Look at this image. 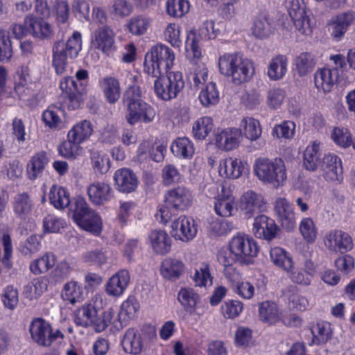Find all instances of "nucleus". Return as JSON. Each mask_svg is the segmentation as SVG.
I'll list each match as a JSON object with an SVG mask.
<instances>
[{
  "label": "nucleus",
  "mask_w": 355,
  "mask_h": 355,
  "mask_svg": "<svg viewBox=\"0 0 355 355\" xmlns=\"http://www.w3.org/2000/svg\"><path fill=\"white\" fill-rule=\"evenodd\" d=\"M148 242L157 254H165L171 250V239L164 230H152L148 235Z\"/></svg>",
  "instance_id": "7c9ffc66"
},
{
  "label": "nucleus",
  "mask_w": 355,
  "mask_h": 355,
  "mask_svg": "<svg viewBox=\"0 0 355 355\" xmlns=\"http://www.w3.org/2000/svg\"><path fill=\"white\" fill-rule=\"evenodd\" d=\"M224 275L228 280L233 292L244 300H251L255 295L257 287L249 280L242 279L241 275L234 267H227Z\"/></svg>",
  "instance_id": "f8f14e48"
},
{
  "label": "nucleus",
  "mask_w": 355,
  "mask_h": 355,
  "mask_svg": "<svg viewBox=\"0 0 355 355\" xmlns=\"http://www.w3.org/2000/svg\"><path fill=\"white\" fill-rule=\"evenodd\" d=\"M82 48L81 35L74 32L66 42L58 41L52 47L53 67L57 73H62L67 66L78 55Z\"/></svg>",
  "instance_id": "20e7f679"
},
{
  "label": "nucleus",
  "mask_w": 355,
  "mask_h": 355,
  "mask_svg": "<svg viewBox=\"0 0 355 355\" xmlns=\"http://www.w3.org/2000/svg\"><path fill=\"white\" fill-rule=\"evenodd\" d=\"M94 304L88 303L78 309L75 313L74 322L77 325L87 327L92 324L93 320L96 316V311L105 304L102 295L97 294L94 298Z\"/></svg>",
  "instance_id": "6ab92c4d"
},
{
  "label": "nucleus",
  "mask_w": 355,
  "mask_h": 355,
  "mask_svg": "<svg viewBox=\"0 0 355 355\" xmlns=\"http://www.w3.org/2000/svg\"><path fill=\"white\" fill-rule=\"evenodd\" d=\"M214 121L210 116H201L194 121L192 134L197 140H204L213 130Z\"/></svg>",
  "instance_id": "de8ad7c7"
},
{
  "label": "nucleus",
  "mask_w": 355,
  "mask_h": 355,
  "mask_svg": "<svg viewBox=\"0 0 355 355\" xmlns=\"http://www.w3.org/2000/svg\"><path fill=\"white\" fill-rule=\"evenodd\" d=\"M332 141L340 148L347 149L352 147L354 138L350 130L344 127H335L331 132Z\"/></svg>",
  "instance_id": "603ef678"
},
{
  "label": "nucleus",
  "mask_w": 355,
  "mask_h": 355,
  "mask_svg": "<svg viewBox=\"0 0 355 355\" xmlns=\"http://www.w3.org/2000/svg\"><path fill=\"white\" fill-rule=\"evenodd\" d=\"M269 259L277 268L286 272L295 266L292 254L283 248L275 246L269 251Z\"/></svg>",
  "instance_id": "bb28decb"
},
{
  "label": "nucleus",
  "mask_w": 355,
  "mask_h": 355,
  "mask_svg": "<svg viewBox=\"0 0 355 355\" xmlns=\"http://www.w3.org/2000/svg\"><path fill=\"white\" fill-rule=\"evenodd\" d=\"M191 87L196 89H214L216 83L208 77L207 69L202 67L191 73L188 77Z\"/></svg>",
  "instance_id": "37998d69"
},
{
  "label": "nucleus",
  "mask_w": 355,
  "mask_h": 355,
  "mask_svg": "<svg viewBox=\"0 0 355 355\" xmlns=\"http://www.w3.org/2000/svg\"><path fill=\"white\" fill-rule=\"evenodd\" d=\"M184 268V266L182 261L173 259H166L162 263L160 272L166 279H176L183 272Z\"/></svg>",
  "instance_id": "8fccbe9b"
},
{
  "label": "nucleus",
  "mask_w": 355,
  "mask_h": 355,
  "mask_svg": "<svg viewBox=\"0 0 355 355\" xmlns=\"http://www.w3.org/2000/svg\"><path fill=\"white\" fill-rule=\"evenodd\" d=\"M241 132V137L250 141L257 140L261 135L262 128L259 121L252 116H243L238 128Z\"/></svg>",
  "instance_id": "2f4dec72"
},
{
  "label": "nucleus",
  "mask_w": 355,
  "mask_h": 355,
  "mask_svg": "<svg viewBox=\"0 0 355 355\" xmlns=\"http://www.w3.org/2000/svg\"><path fill=\"white\" fill-rule=\"evenodd\" d=\"M257 242L250 235L237 233L228 243L227 249H221L218 254V260L226 268L238 262L248 264L259 253Z\"/></svg>",
  "instance_id": "f257e3e1"
},
{
  "label": "nucleus",
  "mask_w": 355,
  "mask_h": 355,
  "mask_svg": "<svg viewBox=\"0 0 355 355\" xmlns=\"http://www.w3.org/2000/svg\"><path fill=\"white\" fill-rule=\"evenodd\" d=\"M252 32L256 37L261 39L270 35L272 32V24L267 13L261 12L255 17Z\"/></svg>",
  "instance_id": "79ce46f5"
},
{
  "label": "nucleus",
  "mask_w": 355,
  "mask_h": 355,
  "mask_svg": "<svg viewBox=\"0 0 355 355\" xmlns=\"http://www.w3.org/2000/svg\"><path fill=\"white\" fill-rule=\"evenodd\" d=\"M200 300V295L190 287L181 288L178 293V302L183 309L190 314L195 313Z\"/></svg>",
  "instance_id": "c9c22d12"
},
{
  "label": "nucleus",
  "mask_w": 355,
  "mask_h": 355,
  "mask_svg": "<svg viewBox=\"0 0 355 355\" xmlns=\"http://www.w3.org/2000/svg\"><path fill=\"white\" fill-rule=\"evenodd\" d=\"M249 170L250 166L247 162L232 157L221 159L218 168L220 177L231 180L240 178Z\"/></svg>",
  "instance_id": "a211bd4d"
},
{
  "label": "nucleus",
  "mask_w": 355,
  "mask_h": 355,
  "mask_svg": "<svg viewBox=\"0 0 355 355\" xmlns=\"http://www.w3.org/2000/svg\"><path fill=\"white\" fill-rule=\"evenodd\" d=\"M166 6L167 14L175 18L182 17L189 10V3L186 0H167Z\"/></svg>",
  "instance_id": "0e129e2a"
},
{
  "label": "nucleus",
  "mask_w": 355,
  "mask_h": 355,
  "mask_svg": "<svg viewBox=\"0 0 355 355\" xmlns=\"http://www.w3.org/2000/svg\"><path fill=\"white\" fill-rule=\"evenodd\" d=\"M87 193L90 201L97 205L108 202L113 193L110 184L101 181L91 183L87 188Z\"/></svg>",
  "instance_id": "a878e982"
},
{
  "label": "nucleus",
  "mask_w": 355,
  "mask_h": 355,
  "mask_svg": "<svg viewBox=\"0 0 355 355\" xmlns=\"http://www.w3.org/2000/svg\"><path fill=\"white\" fill-rule=\"evenodd\" d=\"M1 300L5 308L13 311L19 302L17 289L12 286H6L2 291Z\"/></svg>",
  "instance_id": "69168bd1"
},
{
  "label": "nucleus",
  "mask_w": 355,
  "mask_h": 355,
  "mask_svg": "<svg viewBox=\"0 0 355 355\" xmlns=\"http://www.w3.org/2000/svg\"><path fill=\"white\" fill-rule=\"evenodd\" d=\"M49 198L51 204L57 209L67 207L71 202L68 191L58 185H53L49 191Z\"/></svg>",
  "instance_id": "c03bdc74"
},
{
  "label": "nucleus",
  "mask_w": 355,
  "mask_h": 355,
  "mask_svg": "<svg viewBox=\"0 0 355 355\" xmlns=\"http://www.w3.org/2000/svg\"><path fill=\"white\" fill-rule=\"evenodd\" d=\"M150 24V19L144 15H135L130 19L127 26L129 31L135 35H141L146 33Z\"/></svg>",
  "instance_id": "680f3d73"
},
{
  "label": "nucleus",
  "mask_w": 355,
  "mask_h": 355,
  "mask_svg": "<svg viewBox=\"0 0 355 355\" xmlns=\"http://www.w3.org/2000/svg\"><path fill=\"white\" fill-rule=\"evenodd\" d=\"M253 172L261 183L276 189L284 186L287 180L286 166L281 158L259 157L254 160Z\"/></svg>",
  "instance_id": "f03ea898"
},
{
  "label": "nucleus",
  "mask_w": 355,
  "mask_h": 355,
  "mask_svg": "<svg viewBox=\"0 0 355 355\" xmlns=\"http://www.w3.org/2000/svg\"><path fill=\"white\" fill-rule=\"evenodd\" d=\"M321 171L322 177L328 182L339 184L343 180L342 159L336 154L328 153L323 157Z\"/></svg>",
  "instance_id": "4468645a"
},
{
  "label": "nucleus",
  "mask_w": 355,
  "mask_h": 355,
  "mask_svg": "<svg viewBox=\"0 0 355 355\" xmlns=\"http://www.w3.org/2000/svg\"><path fill=\"white\" fill-rule=\"evenodd\" d=\"M197 233L198 224L191 217L182 215L171 224V234L175 240L188 243L196 236Z\"/></svg>",
  "instance_id": "ddd939ff"
},
{
  "label": "nucleus",
  "mask_w": 355,
  "mask_h": 355,
  "mask_svg": "<svg viewBox=\"0 0 355 355\" xmlns=\"http://www.w3.org/2000/svg\"><path fill=\"white\" fill-rule=\"evenodd\" d=\"M157 78L154 81L155 89H183L184 82L182 79V75L180 72L171 73L168 76H154Z\"/></svg>",
  "instance_id": "a18cd8bd"
},
{
  "label": "nucleus",
  "mask_w": 355,
  "mask_h": 355,
  "mask_svg": "<svg viewBox=\"0 0 355 355\" xmlns=\"http://www.w3.org/2000/svg\"><path fill=\"white\" fill-rule=\"evenodd\" d=\"M299 231L303 239L309 243H313L318 238V227L310 217L303 218L300 220Z\"/></svg>",
  "instance_id": "3c124183"
},
{
  "label": "nucleus",
  "mask_w": 355,
  "mask_h": 355,
  "mask_svg": "<svg viewBox=\"0 0 355 355\" xmlns=\"http://www.w3.org/2000/svg\"><path fill=\"white\" fill-rule=\"evenodd\" d=\"M321 143L317 140L311 141L306 147L303 155V165L310 171H315L319 166Z\"/></svg>",
  "instance_id": "72a5a7b5"
},
{
  "label": "nucleus",
  "mask_w": 355,
  "mask_h": 355,
  "mask_svg": "<svg viewBox=\"0 0 355 355\" xmlns=\"http://www.w3.org/2000/svg\"><path fill=\"white\" fill-rule=\"evenodd\" d=\"M275 211L278 221L287 230L294 229L296 225L295 212L293 205L288 199L279 197L275 202Z\"/></svg>",
  "instance_id": "aec40b11"
},
{
  "label": "nucleus",
  "mask_w": 355,
  "mask_h": 355,
  "mask_svg": "<svg viewBox=\"0 0 355 355\" xmlns=\"http://www.w3.org/2000/svg\"><path fill=\"white\" fill-rule=\"evenodd\" d=\"M48 162L49 159L44 152L38 153L33 155L26 166L28 178L33 181L40 178Z\"/></svg>",
  "instance_id": "58836bf2"
},
{
  "label": "nucleus",
  "mask_w": 355,
  "mask_h": 355,
  "mask_svg": "<svg viewBox=\"0 0 355 355\" xmlns=\"http://www.w3.org/2000/svg\"><path fill=\"white\" fill-rule=\"evenodd\" d=\"M338 79L336 70L322 69L315 73V85L317 89L332 87Z\"/></svg>",
  "instance_id": "5fc2aeb1"
},
{
  "label": "nucleus",
  "mask_w": 355,
  "mask_h": 355,
  "mask_svg": "<svg viewBox=\"0 0 355 355\" xmlns=\"http://www.w3.org/2000/svg\"><path fill=\"white\" fill-rule=\"evenodd\" d=\"M25 24L31 28V34L40 39H50L53 35L51 25L43 17L28 15L25 18Z\"/></svg>",
  "instance_id": "cd10ccee"
},
{
  "label": "nucleus",
  "mask_w": 355,
  "mask_h": 355,
  "mask_svg": "<svg viewBox=\"0 0 355 355\" xmlns=\"http://www.w3.org/2000/svg\"><path fill=\"white\" fill-rule=\"evenodd\" d=\"M216 34L214 31V22L212 20L205 21L200 28L198 33L192 29L187 33L185 42L187 57L189 59H199L201 57V49L199 43L201 39L212 40Z\"/></svg>",
  "instance_id": "1a4fd4ad"
},
{
  "label": "nucleus",
  "mask_w": 355,
  "mask_h": 355,
  "mask_svg": "<svg viewBox=\"0 0 355 355\" xmlns=\"http://www.w3.org/2000/svg\"><path fill=\"white\" fill-rule=\"evenodd\" d=\"M85 98V93L83 90H62L58 97V103L62 107L76 110L81 106Z\"/></svg>",
  "instance_id": "ea45409f"
},
{
  "label": "nucleus",
  "mask_w": 355,
  "mask_h": 355,
  "mask_svg": "<svg viewBox=\"0 0 355 355\" xmlns=\"http://www.w3.org/2000/svg\"><path fill=\"white\" fill-rule=\"evenodd\" d=\"M29 331L32 339L42 346H49L60 335L59 331L53 333L51 324L42 318H35L31 322Z\"/></svg>",
  "instance_id": "dca6fc26"
},
{
  "label": "nucleus",
  "mask_w": 355,
  "mask_h": 355,
  "mask_svg": "<svg viewBox=\"0 0 355 355\" xmlns=\"http://www.w3.org/2000/svg\"><path fill=\"white\" fill-rule=\"evenodd\" d=\"M208 191L214 198V211L222 218L232 216L236 211L235 198L229 187L223 182L210 184Z\"/></svg>",
  "instance_id": "6e6552de"
},
{
  "label": "nucleus",
  "mask_w": 355,
  "mask_h": 355,
  "mask_svg": "<svg viewBox=\"0 0 355 355\" xmlns=\"http://www.w3.org/2000/svg\"><path fill=\"white\" fill-rule=\"evenodd\" d=\"M288 306L296 311H304L309 307L308 298L300 292L295 290L286 294Z\"/></svg>",
  "instance_id": "4d7b16f0"
},
{
  "label": "nucleus",
  "mask_w": 355,
  "mask_h": 355,
  "mask_svg": "<svg viewBox=\"0 0 355 355\" xmlns=\"http://www.w3.org/2000/svg\"><path fill=\"white\" fill-rule=\"evenodd\" d=\"M130 281V273L121 270L112 275L105 284V293L112 297H120L127 289Z\"/></svg>",
  "instance_id": "412c9836"
},
{
  "label": "nucleus",
  "mask_w": 355,
  "mask_h": 355,
  "mask_svg": "<svg viewBox=\"0 0 355 355\" xmlns=\"http://www.w3.org/2000/svg\"><path fill=\"white\" fill-rule=\"evenodd\" d=\"M92 44L96 48L109 55L114 49V34L108 26H103L94 33Z\"/></svg>",
  "instance_id": "c85d7f7f"
},
{
  "label": "nucleus",
  "mask_w": 355,
  "mask_h": 355,
  "mask_svg": "<svg viewBox=\"0 0 355 355\" xmlns=\"http://www.w3.org/2000/svg\"><path fill=\"white\" fill-rule=\"evenodd\" d=\"M64 113L63 107L61 106L55 105L49 106L42 115L45 126L52 130L60 129L63 124L62 116Z\"/></svg>",
  "instance_id": "4c0bfd02"
},
{
  "label": "nucleus",
  "mask_w": 355,
  "mask_h": 355,
  "mask_svg": "<svg viewBox=\"0 0 355 355\" xmlns=\"http://www.w3.org/2000/svg\"><path fill=\"white\" fill-rule=\"evenodd\" d=\"M92 167L96 174H105L110 168V160L108 155L99 151H94L91 154Z\"/></svg>",
  "instance_id": "bf43d9fd"
},
{
  "label": "nucleus",
  "mask_w": 355,
  "mask_h": 355,
  "mask_svg": "<svg viewBox=\"0 0 355 355\" xmlns=\"http://www.w3.org/2000/svg\"><path fill=\"white\" fill-rule=\"evenodd\" d=\"M113 180L116 189L123 193L135 191L139 184L136 174L128 168L117 169L114 173Z\"/></svg>",
  "instance_id": "4be33fe9"
},
{
  "label": "nucleus",
  "mask_w": 355,
  "mask_h": 355,
  "mask_svg": "<svg viewBox=\"0 0 355 355\" xmlns=\"http://www.w3.org/2000/svg\"><path fill=\"white\" fill-rule=\"evenodd\" d=\"M46 288L47 284L46 281L42 278H37L33 279L24 287V293L28 298H37L40 296Z\"/></svg>",
  "instance_id": "338daca9"
},
{
  "label": "nucleus",
  "mask_w": 355,
  "mask_h": 355,
  "mask_svg": "<svg viewBox=\"0 0 355 355\" xmlns=\"http://www.w3.org/2000/svg\"><path fill=\"white\" fill-rule=\"evenodd\" d=\"M214 140L218 149L232 151L240 146L242 141L241 132L237 128H226L216 132Z\"/></svg>",
  "instance_id": "f3484780"
},
{
  "label": "nucleus",
  "mask_w": 355,
  "mask_h": 355,
  "mask_svg": "<svg viewBox=\"0 0 355 355\" xmlns=\"http://www.w3.org/2000/svg\"><path fill=\"white\" fill-rule=\"evenodd\" d=\"M218 67L222 74L231 76L235 85L249 81L254 74L252 63L239 53H225L218 59Z\"/></svg>",
  "instance_id": "7ed1b4c3"
},
{
  "label": "nucleus",
  "mask_w": 355,
  "mask_h": 355,
  "mask_svg": "<svg viewBox=\"0 0 355 355\" xmlns=\"http://www.w3.org/2000/svg\"><path fill=\"white\" fill-rule=\"evenodd\" d=\"M175 58L174 52L168 46L156 45L145 55L144 71L153 76H160L172 68Z\"/></svg>",
  "instance_id": "39448f33"
},
{
  "label": "nucleus",
  "mask_w": 355,
  "mask_h": 355,
  "mask_svg": "<svg viewBox=\"0 0 355 355\" xmlns=\"http://www.w3.org/2000/svg\"><path fill=\"white\" fill-rule=\"evenodd\" d=\"M312 343L315 345H324L332 337L333 329L331 324L325 321L318 322L311 330Z\"/></svg>",
  "instance_id": "49530a36"
},
{
  "label": "nucleus",
  "mask_w": 355,
  "mask_h": 355,
  "mask_svg": "<svg viewBox=\"0 0 355 355\" xmlns=\"http://www.w3.org/2000/svg\"><path fill=\"white\" fill-rule=\"evenodd\" d=\"M193 281L196 286L208 287L213 283V277L210 272V266L207 263H201L196 268L193 276Z\"/></svg>",
  "instance_id": "6e6d98bb"
},
{
  "label": "nucleus",
  "mask_w": 355,
  "mask_h": 355,
  "mask_svg": "<svg viewBox=\"0 0 355 355\" xmlns=\"http://www.w3.org/2000/svg\"><path fill=\"white\" fill-rule=\"evenodd\" d=\"M32 207V201L26 193H19L15 197L13 211L19 218H26L31 214Z\"/></svg>",
  "instance_id": "864d4df0"
},
{
  "label": "nucleus",
  "mask_w": 355,
  "mask_h": 355,
  "mask_svg": "<svg viewBox=\"0 0 355 355\" xmlns=\"http://www.w3.org/2000/svg\"><path fill=\"white\" fill-rule=\"evenodd\" d=\"M13 49L9 33L0 29V62H8L12 58Z\"/></svg>",
  "instance_id": "e2e57ef3"
},
{
  "label": "nucleus",
  "mask_w": 355,
  "mask_h": 355,
  "mask_svg": "<svg viewBox=\"0 0 355 355\" xmlns=\"http://www.w3.org/2000/svg\"><path fill=\"white\" fill-rule=\"evenodd\" d=\"M239 207L245 217L251 218L266 210L267 201L260 192L247 189L239 197Z\"/></svg>",
  "instance_id": "9b49d317"
},
{
  "label": "nucleus",
  "mask_w": 355,
  "mask_h": 355,
  "mask_svg": "<svg viewBox=\"0 0 355 355\" xmlns=\"http://www.w3.org/2000/svg\"><path fill=\"white\" fill-rule=\"evenodd\" d=\"M252 231L257 238L270 241L275 237L277 226L273 219L259 215L254 218Z\"/></svg>",
  "instance_id": "393cba45"
},
{
  "label": "nucleus",
  "mask_w": 355,
  "mask_h": 355,
  "mask_svg": "<svg viewBox=\"0 0 355 355\" xmlns=\"http://www.w3.org/2000/svg\"><path fill=\"white\" fill-rule=\"evenodd\" d=\"M55 261L53 254L46 253L42 257L33 261L30 265L31 271L35 275H40L47 272L53 267Z\"/></svg>",
  "instance_id": "052dcab7"
},
{
  "label": "nucleus",
  "mask_w": 355,
  "mask_h": 355,
  "mask_svg": "<svg viewBox=\"0 0 355 355\" xmlns=\"http://www.w3.org/2000/svg\"><path fill=\"white\" fill-rule=\"evenodd\" d=\"M93 132L94 129L92 123L88 120H82L72 125L67 132V137H71L83 144L90 139Z\"/></svg>",
  "instance_id": "e433bc0d"
},
{
  "label": "nucleus",
  "mask_w": 355,
  "mask_h": 355,
  "mask_svg": "<svg viewBox=\"0 0 355 355\" xmlns=\"http://www.w3.org/2000/svg\"><path fill=\"white\" fill-rule=\"evenodd\" d=\"M140 90H126L124 99L128 103V122L135 125L137 122L150 123L155 117V109L140 99Z\"/></svg>",
  "instance_id": "0eeeda50"
},
{
  "label": "nucleus",
  "mask_w": 355,
  "mask_h": 355,
  "mask_svg": "<svg viewBox=\"0 0 355 355\" xmlns=\"http://www.w3.org/2000/svg\"><path fill=\"white\" fill-rule=\"evenodd\" d=\"M282 311L272 301H263L259 304V318L263 323L275 324L282 320Z\"/></svg>",
  "instance_id": "c756f323"
},
{
  "label": "nucleus",
  "mask_w": 355,
  "mask_h": 355,
  "mask_svg": "<svg viewBox=\"0 0 355 355\" xmlns=\"http://www.w3.org/2000/svg\"><path fill=\"white\" fill-rule=\"evenodd\" d=\"M232 230V223L221 220L215 219L212 220L208 227L209 234L211 236H221L227 234Z\"/></svg>",
  "instance_id": "774afa93"
},
{
  "label": "nucleus",
  "mask_w": 355,
  "mask_h": 355,
  "mask_svg": "<svg viewBox=\"0 0 355 355\" xmlns=\"http://www.w3.org/2000/svg\"><path fill=\"white\" fill-rule=\"evenodd\" d=\"M73 205V219L75 223L82 230L95 236L99 235L103 227L101 216L89 207L83 197H76Z\"/></svg>",
  "instance_id": "423d86ee"
},
{
  "label": "nucleus",
  "mask_w": 355,
  "mask_h": 355,
  "mask_svg": "<svg viewBox=\"0 0 355 355\" xmlns=\"http://www.w3.org/2000/svg\"><path fill=\"white\" fill-rule=\"evenodd\" d=\"M155 331L150 332L128 329L124 334L122 340L123 350L132 355H141L148 345L155 338Z\"/></svg>",
  "instance_id": "9d476101"
},
{
  "label": "nucleus",
  "mask_w": 355,
  "mask_h": 355,
  "mask_svg": "<svg viewBox=\"0 0 355 355\" xmlns=\"http://www.w3.org/2000/svg\"><path fill=\"white\" fill-rule=\"evenodd\" d=\"M166 205L179 210L187 209L191 204L192 196L189 189L178 187L169 190L164 196Z\"/></svg>",
  "instance_id": "b1692460"
},
{
  "label": "nucleus",
  "mask_w": 355,
  "mask_h": 355,
  "mask_svg": "<svg viewBox=\"0 0 355 355\" xmlns=\"http://www.w3.org/2000/svg\"><path fill=\"white\" fill-rule=\"evenodd\" d=\"M295 268V266L286 272L291 282L303 286L311 285L312 279L317 271L316 266L313 261L311 259H306L301 268Z\"/></svg>",
  "instance_id": "5701e85b"
},
{
  "label": "nucleus",
  "mask_w": 355,
  "mask_h": 355,
  "mask_svg": "<svg viewBox=\"0 0 355 355\" xmlns=\"http://www.w3.org/2000/svg\"><path fill=\"white\" fill-rule=\"evenodd\" d=\"M86 293L81 283L71 280L67 282L62 291V297L64 300L71 304L80 303L85 298Z\"/></svg>",
  "instance_id": "473e14b6"
},
{
  "label": "nucleus",
  "mask_w": 355,
  "mask_h": 355,
  "mask_svg": "<svg viewBox=\"0 0 355 355\" xmlns=\"http://www.w3.org/2000/svg\"><path fill=\"white\" fill-rule=\"evenodd\" d=\"M171 150L177 158L189 159L195 153V147L191 139L182 137L177 138L171 143Z\"/></svg>",
  "instance_id": "f704fd0d"
},
{
  "label": "nucleus",
  "mask_w": 355,
  "mask_h": 355,
  "mask_svg": "<svg viewBox=\"0 0 355 355\" xmlns=\"http://www.w3.org/2000/svg\"><path fill=\"white\" fill-rule=\"evenodd\" d=\"M313 55L308 52L300 53L295 60L296 69L300 76H306L311 73L315 66Z\"/></svg>",
  "instance_id": "13d9d810"
},
{
  "label": "nucleus",
  "mask_w": 355,
  "mask_h": 355,
  "mask_svg": "<svg viewBox=\"0 0 355 355\" xmlns=\"http://www.w3.org/2000/svg\"><path fill=\"white\" fill-rule=\"evenodd\" d=\"M288 60L284 55H277L273 58L268 66V76L272 80L282 78L287 71Z\"/></svg>",
  "instance_id": "09e8293b"
},
{
  "label": "nucleus",
  "mask_w": 355,
  "mask_h": 355,
  "mask_svg": "<svg viewBox=\"0 0 355 355\" xmlns=\"http://www.w3.org/2000/svg\"><path fill=\"white\" fill-rule=\"evenodd\" d=\"M323 242L329 250L334 252H347L354 247L352 236L347 232L336 229L328 231Z\"/></svg>",
  "instance_id": "2eb2a0df"
},
{
  "label": "nucleus",
  "mask_w": 355,
  "mask_h": 355,
  "mask_svg": "<svg viewBox=\"0 0 355 355\" xmlns=\"http://www.w3.org/2000/svg\"><path fill=\"white\" fill-rule=\"evenodd\" d=\"M81 144L71 137H67V139L59 145L58 153L67 159L75 160L84 154V148Z\"/></svg>",
  "instance_id": "a19ab883"
}]
</instances>
